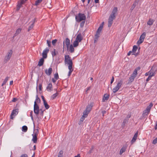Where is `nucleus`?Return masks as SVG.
<instances>
[{"label":"nucleus","instance_id":"f257e3e1","mask_svg":"<svg viewBox=\"0 0 157 157\" xmlns=\"http://www.w3.org/2000/svg\"><path fill=\"white\" fill-rule=\"evenodd\" d=\"M65 62L66 64L68 65V68L72 67L73 63L72 60L70 59L69 55H66L65 56Z\"/></svg>","mask_w":157,"mask_h":157},{"label":"nucleus","instance_id":"f03ea898","mask_svg":"<svg viewBox=\"0 0 157 157\" xmlns=\"http://www.w3.org/2000/svg\"><path fill=\"white\" fill-rule=\"evenodd\" d=\"M86 18L84 14L79 13L78 15L75 16V19L77 21L80 22L81 21H85Z\"/></svg>","mask_w":157,"mask_h":157},{"label":"nucleus","instance_id":"7ed1b4c3","mask_svg":"<svg viewBox=\"0 0 157 157\" xmlns=\"http://www.w3.org/2000/svg\"><path fill=\"white\" fill-rule=\"evenodd\" d=\"M103 25H101L98 28L95 35L94 38V43L97 42L98 40L99 37L100 33L101 31Z\"/></svg>","mask_w":157,"mask_h":157},{"label":"nucleus","instance_id":"20e7f679","mask_svg":"<svg viewBox=\"0 0 157 157\" xmlns=\"http://www.w3.org/2000/svg\"><path fill=\"white\" fill-rule=\"evenodd\" d=\"M153 105V104L152 103H151L147 107L146 109L143 111V116H147L148 114L150 109Z\"/></svg>","mask_w":157,"mask_h":157},{"label":"nucleus","instance_id":"39448f33","mask_svg":"<svg viewBox=\"0 0 157 157\" xmlns=\"http://www.w3.org/2000/svg\"><path fill=\"white\" fill-rule=\"evenodd\" d=\"M123 83L122 80H120L117 84L116 86H115L113 89V92L114 93H115L117 92L120 88L121 87L122 84Z\"/></svg>","mask_w":157,"mask_h":157},{"label":"nucleus","instance_id":"423d86ee","mask_svg":"<svg viewBox=\"0 0 157 157\" xmlns=\"http://www.w3.org/2000/svg\"><path fill=\"white\" fill-rule=\"evenodd\" d=\"M39 105L37 104L36 101H35L34 102V112L36 116H38L39 113Z\"/></svg>","mask_w":157,"mask_h":157},{"label":"nucleus","instance_id":"0eeeda50","mask_svg":"<svg viewBox=\"0 0 157 157\" xmlns=\"http://www.w3.org/2000/svg\"><path fill=\"white\" fill-rule=\"evenodd\" d=\"M146 36V33L145 32L143 33L140 36L139 40L137 42V44L139 45L143 42L144 39Z\"/></svg>","mask_w":157,"mask_h":157},{"label":"nucleus","instance_id":"6e6552de","mask_svg":"<svg viewBox=\"0 0 157 157\" xmlns=\"http://www.w3.org/2000/svg\"><path fill=\"white\" fill-rule=\"evenodd\" d=\"M117 7H114L112 12L111 13L109 17L113 18H116V15L117 13Z\"/></svg>","mask_w":157,"mask_h":157},{"label":"nucleus","instance_id":"1a4fd4ad","mask_svg":"<svg viewBox=\"0 0 157 157\" xmlns=\"http://www.w3.org/2000/svg\"><path fill=\"white\" fill-rule=\"evenodd\" d=\"M13 54V51L12 50H10L7 53V55L6 56L5 58V61L6 62L9 61L11 57Z\"/></svg>","mask_w":157,"mask_h":157},{"label":"nucleus","instance_id":"9d476101","mask_svg":"<svg viewBox=\"0 0 157 157\" xmlns=\"http://www.w3.org/2000/svg\"><path fill=\"white\" fill-rule=\"evenodd\" d=\"M27 0H21L18 2V4L17 5L16 10L18 11L20 8L22 7V5L24 4L26 1Z\"/></svg>","mask_w":157,"mask_h":157},{"label":"nucleus","instance_id":"9b49d317","mask_svg":"<svg viewBox=\"0 0 157 157\" xmlns=\"http://www.w3.org/2000/svg\"><path fill=\"white\" fill-rule=\"evenodd\" d=\"M49 49V48H47L43 51L42 55L43 58L45 59L47 57V53L48 52Z\"/></svg>","mask_w":157,"mask_h":157},{"label":"nucleus","instance_id":"f8f14e48","mask_svg":"<svg viewBox=\"0 0 157 157\" xmlns=\"http://www.w3.org/2000/svg\"><path fill=\"white\" fill-rule=\"evenodd\" d=\"M156 71V69H155V67H152L149 71V75H151L152 77L153 76L155 75Z\"/></svg>","mask_w":157,"mask_h":157},{"label":"nucleus","instance_id":"ddd939ff","mask_svg":"<svg viewBox=\"0 0 157 157\" xmlns=\"http://www.w3.org/2000/svg\"><path fill=\"white\" fill-rule=\"evenodd\" d=\"M138 135V132H137L134 134L133 137L131 141V144L132 145L136 140Z\"/></svg>","mask_w":157,"mask_h":157},{"label":"nucleus","instance_id":"4468645a","mask_svg":"<svg viewBox=\"0 0 157 157\" xmlns=\"http://www.w3.org/2000/svg\"><path fill=\"white\" fill-rule=\"evenodd\" d=\"M115 18H113L109 17L108 20V26L109 27L111 26L113 23V21L114 19H115Z\"/></svg>","mask_w":157,"mask_h":157},{"label":"nucleus","instance_id":"2eb2a0df","mask_svg":"<svg viewBox=\"0 0 157 157\" xmlns=\"http://www.w3.org/2000/svg\"><path fill=\"white\" fill-rule=\"evenodd\" d=\"M127 148V146L126 145L123 146V147L120 149V154L121 155L124 152Z\"/></svg>","mask_w":157,"mask_h":157},{"label":"nucleus","instance_id":"dca6fc26","mask_svg":"<svg viewBox=\"0 0 157 157\" xmlns=\"http://www.w3.org/2000/svg\"><path fill=\"white\" fill-rule=\"evenodd\" d=\"M82 37L81 34L78 35L76 37L75 40L79 42H80L82 40Z\"/></svg>","mask_w":157,"mask_h":157},{"label":"nucleus","instance_id":"f3484780","mask_svg":"<svg viewBox=\"0 0 157 157\" xmlns=\"http://www.w3.org/2000/svg\"><path fill=\"white\" fill-rule=\"evenodd\" d=\"M52 69L51 68H49L48 70L46 69L45 70V73L48 75H51L52 73Z\"/></svg>","mask_w":157,"mask_h":157},{"label":"nucleus","instance_id":"a211bd4d","mask_svg":"<svg viewBox=\"0 0 157 157\" xmlns=\"http://www.w3.org/2000/svg\"><path fill=\"white\" fill-rule=\"evenodd\" d=\"M65 43L66 46H67V49H68V48H69V46L70 44V40L68 38H66V39Z\"/></svg>","mask_w":157,"mask_h":157},{"label":"nucleus","instance_id":"6ab92c4d","mask_svg":"<svg viewBox=\"0 0 157 157\" xmlns=\"http://www.w3.org/2000/svg\"><path fill=\"white\" fill-rule=\"evenodd\" d=\"M33 136V139H32V140L33 141V142L34 143H36L37 142V136H36V135H34L33 134H32Z\"/></svg>","mask_w":157,"mask_h":157},{"label":"nucleus","instance_id":"aec40b11","mask_svg":"<svg viewBox=\"0 0 157 157\" xmlns=\"http://www.w3.org/2000/svg\"><path fill=\"white\" fill-rule=\"evenodd\" d=\"M109 95L106 94H105L102 99V102H104L105 100H108L109 99Z\"/></svg>","mask_w":157,"mask_h":157},{"label":"nucleus","instance_id":"412c9836","mask_svg":"<svg viewBox=\"0 0 157 157\" xmlns=\"http://www.w3.org/2000/svg\"><path fill=\"white\" fill-rule=\"evenodd\" d=\"M135 78V76H133L131 75L128 79V83L129 84L131 83L133 81Z\"/></svg>","mask_w":157,"mask_h":157},{"label":"nucleus","instance_id":"4be33fe9","mask_svg":"<svg viewBox=\"0 0 157 157\" xmlns=\"http://www.w3.org/2000/svg\"><path fill=\"white\" fill-rule=\"evenodd\" d=\"M44 59H43V58H41L39 60L38 63V65L39 66H42L44 63Z\"/></svg>","mask_w":157,"mask_h":157},{"label":"nucleus","instance_id":"5701e85b","mask_svg":"<svg viewBox=\"0 0 157 157\" xmlns=\"http://www.w3.org/2000/svg\"><path fill=\"white\" fill-rule=\"evenodd\" d=\"M92 105L91 104H90V105H88L86 109V111H87L89 112H90V111L92 109Z\"/></svg>","mask_w":157,"mask_h":157},{"label":"nucleus","instance_id":"b1692460","mask_svg":"<svg viewBox=\"0 0 157 157\" xmlns=\"http://www.w3.org/2000/svg\"><path fill=\"white\" fill-rule=\"evenodd\" d=\"M17 109H13L12 111L11 114L10 115V118L13 119V118L14 117L13 116L14 114H16V113L17 112Z\"/></svg>","mask_w":157,"mask_h":157},{"label":"nucleus","instance_id":"393cba45","mask_svg":"<svg viewBox=\"0 0 157 157\" xmlns=\"http://www.w3.org/2000/svg\"><path fill=\"white\" fill-rule=\"evenodd\" d=\"M154 22L153 20L150 19L147 22V24L150 26L151 25H153Z\"/></svg>","mask_w":157,"mask_h":157},{"label":"nucleus","instance_id":"a878e982","mask_svg":"<svg viewBox=\"0 0 157 157\" xmlns=\"http://www.w3.org/2000/svg\"><path fill=\"white\" fill-rule=\"evenodd\" d=\"M52 86L51 83H49L47 87V89L48 91H50L52 88Z\"/></svg>","mask_w":157,"mask_h":157},{"label":"nucleus","instance_id":"bb28decb","mask_svg":"<svg viewBox=\"0 0 157 157\" xmlns=\"http://www.w3.org/2000/svg\"><path fill=\"white\" fill-rule=\"evenodd\" d=\"M21 28H18V29H17V30L16 31V32L15 33V34H14L13 37H14L15 36H16L17 35H18L21 32Z\"/></svg>","mask_w":157,"mask_h":157},{"label":"nucleus","instance_id":"cd10ccee","mask_svg":"<svg viewBox=\"0 0 157 157\" xmlns=\"http://www.w3.org/2000/svg\"><path fill=\"white\" fill-rule=\"evenodd\" d=\"M137 47L136 45H134L133 47V49L132 50V52L133 53L132 54L135 55L134 53H136L137 50Z\"/></svg>","mask_w":157,"mask_h":157},{"label":"nucleus","instance_id":"c85d7f7f","mask_svg":"<svg viewBox=\"0 0 157 157\" xmlns=\"http://www.w3.org/2000/svg\"><path fill=\"white\" fill-rule=\"evenodd\" d=\"M74 48L72 44H71L70 46L69 49V51L71 53H73L74 52Z\"/></svg>","mask_w":157,"mask_h":157},{"label":"nucleus","instance_id":"c756f323","mask_svg":"<svg viewBox=\"0 0 157 157\" xmlns=\"http://www.w3.org/2000/svg\"><path fill=\"white\" fill-rule=\"evenodd\" d=\"M44 105L46 109H48L49 108V105L48 104L46 101H44L43 102Z\"/></svg>","mask_w":157,"mask_h":157},{"label":"nucleus","instance_id":"7c9ffc66","mask_svg":"<svg viewBox=\"0 0 157 157\" xmlns=\"http://www.w3.org/2000/svg\"><path fill=\"white\" fill-rule=\"evenodd\" d=\"M9 78V77H6V78L4 79V80L2 82V86H3L5 84H6V82H7Z\"/></svg>","mask_w":157,"mask_h":157},{"label":"nucleus","instance_id":"2f4dec72","mask_svg":"<svg viewBox=\"0 0 157 157\" xmlns=\"http://www.w3.org/2000/svg\"><path fill=\"white\" fill-rule=\"evenodd\" d=\"M79 42L75 40L74 41L73 43V46L75 47H77L78 45V43Z\"/></svg>","mask_w":157,"mask_h":157},{"label":"nucleus","instance_id":"473e14b6","mask_svg":"<svg viewBox=\"0 0 157 157\" xmlns=\"http://www.w3.org/2000/svg\"><path fill=\"white\" fill-rule=\"evenodd\" d=\"M58 93L57 92L56 94H53L51 96V99L53 100L58 95Z\"/></svg>","mask_w":157,"mask_h":157},{"label":"nucleus","instance_id":"72a5a7b5","mask_svg":"<svg viewBox=\"0 0 157 157\" xmlns=\"http://www.w3.org/2000/svg\"><path fill=\"white\" fill-rule=\"evenodd\" d=\"M28 128L27 126L24 125L22 127V131L24 132H26Z\"/></svg>","mask_w":157,"mask_h":157},{"label":"nucleus","instance_id":"f704fd0d","mask_svg":"<svg viewBox=\"0 0 157 157\" xmlns=\"http://www.w3.org/2000/svg\"><path fill=\"white\" fill-rule=\"evenodd\" d=\"M137 70L136 69H135L134 70L133 73L131 75H132L133 76H135V77H136V75H137Z\"/></svg>","mask_w":157,"mask_h":157},{"label":"nucleus","instance_id":"c9c22d12","mask_svg":"<svg viewBox=\"0 0 157 157\" xmlns=\"http://www.w3.org/2000/svg\"><path fill=\"white\" fill-rule=\"evenodd\" d=\"M69 70V71L68 73V76H70L71 73V72L73 71V69L72 68V67H71V68H68Z\"/></svg>","mask_w":157,"mask_h":157},{"label":"nucleus","instance_id":"e433bc0d","mask_svg":"<svg viewBox=\"0 0 157 157\" xmlns=\"http://www.w3.org/2000/svg\"><path fill=\"white\" fill-rule=\"evenodd\" d=\"M89 113V112L87 111H86L85 110V111L83 113V115L82 116H84L85 117H86L87 116L88 114V113Z\"/></svg>","mask_w":157,"mask_h":157},{"label":"nucleus","instance_id":"4c0bfd02","mask_svg":"<svg viewBox=\"0 0 157 157\" xmlns=\"http://www.w3.org/2000/svg\"><path fill=\"white\" fill-rule=\"evenodd\" d=\"M136 5H137L136 4V3H134L131 7V8L130 9L132 11L133 10V9L135 8V7H136Z\"/></svg>","mask_w":157,"mask_h":157},{"label":"nucleus","instance_id":"58836bf2","mask_svg":"<svg viewBox=\"0 0 157 157\" xmlns=\"http://www.w3.org/2000/svg\"><path fill=\"white\" fill-rule=\"evenodd\" d=\"M34 26V23H33L29 27L28 29V31H29L31 29H32Z\"/></svg>","mask_w":157,"mask_h":157},{"label":"nucleus","instance_id":"ea45409f","mask_svg":"<svg viewBox=\"0 0 157 157\" xmlns=\"http://www.w3.org/2000/svg\"><path fill=\"white\" fill-rule=\"evenodd\" d=\"M41 0H37L35 3V5L36 6H37L39 5L40 3L41 2Z\"/></svg>","mask_w":157,"mask_h":157},{"label":"nucleus","instance_id":"a19ab883","mask_svg":"<svg viewBox=\"0 0 157 157\" xmlns=\"http://www.w3.org/2000/svg\"><path fill=\"white\" fill-rule=\"evenodd\" d=\"M38 129H37L34 130V133L33 134L34 135H36V136H37V135L38 134Z\"/></svg>","mask_w":157,"mask_h":157},{"label":"nucleus","instance_id":"79ce46f5","mask_svg":"<svg viewBox=\"0 0 157 157\" xmlns=\"http://www.w3.org/2000/svg\"><path fill=\"white\" fill-rule=\"evenodd\" d=\"M57 53V52H56V50L55 49H54V51H53L52 53V56H56Z\"/></svg>","mask_w":157,"mask_h":157},{"label":"nucleus","instance_id":"37998d69","mask_svg":"<svg viewBox=\"0 0 157 157\" xmlns=\"http://www.w3.org/2000/svg\"><path fill=\"white\" fill-rule=\"evenodd\" d=\"M85 23V21H82L81 23L80 24V26L81 27H82L84 25Z\"/></svg>","mask_w":157,"mask_h":157},{"label":"nucleus","instance_id":"c03bdc74","mask_svg":"<svg viewBox=\"0 0 157 157\" xmlns=\"http://www.w3.org/2000/svg\"><path fill=\"white\" fill-rule=\"evenodd\" d=\"M36 99L35 101H36V102H38V101H39L40 102V99L39 98L38 95H36Z\"/></svg>","mask_w":157,"mask_h":157},{"label":"nucleus","instance_id":"a18cd8bd","mask_svg":"<svg viewBox=\"0 0 157 157\" xmlns=\"http://www.w3.org/2000/svg\"><path fill=\"white\" fill-rule=\"evenodd\" d=\"M54 78L56 80H57L59 78V76L58 73H56L54 75Z\"/></svg>","mask_w":157,"mask_h":157},{"label":"nucleus","instance_id":"49530a36","mask_svg":"<svg viewBox=\"0 0 157 157\" xmlns=\"http://www.w3.org/2000/svg\"><path fill=\"white\" fill-rule=\"evenodd\" d=\"M57 40L56 39H55L54 40H53L52 41V44L54 45H55V44H56V43L57 41Z\"/></svg>","mask_w":157,"mask_h":157},{"label":"nucleus","instance_id":"de8ad7c7","mask_svg":"<svg viewBox=\"0 0 157 157\" xmlns=\"http://www.w3.org/2000/svg\"><path fill=\"white\" fill-rule=\"evenodd\" d=\"M152 143L153 144H156L157 143V137L153 141Z\"/></svg>","mask_w":157,"mask_h":157},{"label":"nucleus","instance_id":"09e8293b","mask_svg":"<svg viewBox=\"0 0 157 157\" xmlns=\"http://www.w3.org/2000/svg\"><path fill=\"white\" fill-rule=\"evenodd\" d=\"M47 44L48 45V46L49 47H50L51 46V41H50V40H47Z\"/></svg>","mask_w":157,"mask_h":157},{"label":"nucleus","instance_id":"8fccbe9b","mask_svg":"<svg viewBox=\"0 0 157 157\" xmlns=\"http://www.w3.org/2000/svg\"><path fill=\"white\" fill-rule=\"evenodd\" d=\"M151 77L152 76H151V75H149L148 77L146 79V81L147 82L149 80H150L151 79Z\"/></svg>","mask_w":157,"mask_h":157},{"label":"nucleus","instance_id":"3c124183","mask_svg":"<svg viewBox=\"0 0 157 157\" xmlns=\"http://www.w3.org/2000/svg\"><path fill=\"white\" fill-rule=\"evenodd\" d=\"M85 117H85L84 116H82V117L80 118V121L82 122L84 120Z\"/></svg>","mask_w":157,"mask_h":157},{"label":"nucleus","instance_id":"603ef678","mask_svg":"<svg viewBox=\"0 0 157 157\" xmlns=\"http://www.w3.org/2000/svg\"><path fill=\"white\" fill-rule=\"evenodd\" d=\"M42 85L40 84L39 85V89L40 90H42Z\"/></svg>","mask_w":157,"mask_h":157},{"label":"nucleus","instance_id":"864d4df0","mask_svg":"<svg viewBox=\"0 0 157 157\" xmlns=\"http://www.w3.org/2000/svg\"><path fill=\"white\" fill-rule=\"evenodd\" d=\"M114 77L113 76H112V79H111V82H110L111 84H112V83L114 81Z\"/></svg>","mask_w":157,"mask_h":157},{"label":"nucleus","instance_id":"5fc2aeb1","mask_svg":"<svg viewBox=\"0 0 157 157\" xmlns=\"http://www.w3.org/2000/svg\"><path fill=\"white\" fill-rule=\"evenodd\" d=\"M33 111H31L30 112V116L31 117V118L32 120H33Z\"/></svg>","mask_w":157,"mask_h":157},{"label":"nucleus","instance_id":"6e6d98bb","mask_svg":"<svg viewBox=\"0 0 157 157\" xmlns=\"http://www.w3.org/2000/svg\"><path fill=\"white\" fill-rule=\"evenodd\" d=\"M20 157H28V155L26 154H23Z\"/></svg>","mask_w":157,"mask_h":157},{"label":"nucleus","instance_id":"4d7b16f0","mask_svg":"<svg viewBox=\"0 0 157 157\" xmlns=\"http://www.w3.org/2000/svg\"><path fill=\"white\" fill-rule=\"evenodd\" d=\"M17 100V99L16 98H13V99L12 101L13 102H15Z\"/></svg>","mask_w":157,"mask_h":157},{"label":"nucleus","instance_id":"13d9d810","mask_svg":"<svg viewBox=\"0 0 157 157\" xmlns=\"http://www.w3.org/2000/svg\"><path fill=\"white\" fill-rule=\"evenodd\" d=\"M41 98L43 101V102H44V101H46V100L44 99V97L43 96H41Z\"/></svg>","mask_w":157,"mask_h":157},{"label":"nucleus","instance_id":"bf43d9fd","mask_svg":"<svg viewBox=\"0 0 157 157\" xmlns=\"http://www.w3.org/2000/svg\"><path fill=\"white\" fill-rule=\"evenodd\" d=\"M63 153V151H59V155H61V156H62V155Z\"/></svg>","mask_w":157,"mask_h":157},{"label":"nucleus","instance_id":"052dcab7","mask_svg":"<svg viewBox=\"0 0 157 157\" xmlns=\"http://www.w3.org/2000/svg\"><path fill=\"white\" fill-rule=\"evenodd\" d=\"M106 113V112L104 110L102 111V115L103 116H104V114H105Z\"/></svg>","mask_w":157,"mask_h":157},{"label":"nucleus","instance_id":"680f3d73","mask_svg":"<svg viewBox=\"0 0 157 157\" xmlns=\"http://www.w3.org/2000/svg\"><path fill=\"white\" fill-rule=\"evenodd\" d=\"M132 53H133V52H132V51H129V52L128 53L127 55L128 56H129L131 55V54Z\"/></svg>","mask_w":157,"mask_h":157},{"label":"nucleus","instance_id":"e2e57ef3","mask_svg":"<svg viewBox=\"0 0 157 157\" xmlns=\"http://www.w3.org/2000/svg\"><path fill=\"white\" fill-rule=\"evenodd\" d=\"M56 79H55L54 78H52V82L54 83L56 81Z\"/></svg>","mask_w":157,"mask_h":157},{"label":"nucleus","instance_id":"0e129e2a","mask_svg":"<svg viewBox=\"0 0 157 157\" xmlns=\"http://www.w3.org/2000/svg\"><path fill=\"white\" fill-rule=\"evenodd\" d=\"M40 110H41V112L40 113V114L42 116H43V111L41 109H40Z\"/></svg>","mask_w":157,"mask_h":157},{"label":"nucleus","instance_id":"69168bd1","mask_svg":"<svg viewBox=\"0 0 157 157\" xmlns=\"http://www.w3.org/2000/svg\"><path fill=\"white\" fill-rule=\"evenodd\" d=\"M13 81H11L10 82V85H11L13 84Z\"/></svg>","mask_w":157,"mask_h":157},{"label":"nucleus","instance_id":"338daca9","mask_svg":"<svg viewBox=\"0 0 157 157\" xmlns=\"http://www.w3.org/2000/svg\"><path fill=\"white\" fill-rule=\"evenodd\" d=\"M140 0H136L134 3H136V4L137 5Z\"/></svg>","mask_w":157,"mask_h":157},{"label":"nucleus","instance_id":"774afa93","mask_svg":"<svg viewBox=\"0 0 157 157\" xmlns=\"http://www.w3.org/2000/svg\"><path fill=\"white\" fill-rule=\"evenodd\" d=\"M90 87H89L87 88V90L86 91V92H87L88 91L90 90Z\"/></svg>","mask_w":157,"mask_h":157}]
</instances>
